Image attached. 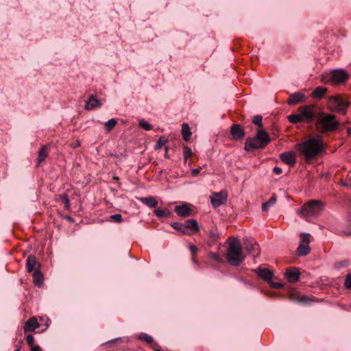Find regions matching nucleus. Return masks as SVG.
I'll return each mask as SVG.
<instances>
[{
  "mask_svg": "<svg viewBox=\"0 0 351 351\" xmlns=\"http://www.w3.org/2000/svg\"><path fill=\"white\" fill-rule=\"evenodd\" d=\"M295 147L300 155L304 156L306 159H312L322 152L324 143L321 138L310 137L304 142L296 144Z\"/></svg>",
  "mask_w": 351,
  "mask_h": 351,
  "instance_id": "obj_1",
  "label": "nucleus"
},
{
  "mask_svg": "<svg viewBox=\"0 0 351 351\" xmlns=\"http://www.w3.org/2000/svg\"><path fill=\"white\" fill-rule=\"evenodd\" d=\"M227 261L232 266H239L245 260L242 245L239 239L231 238L227 250Z\"/></svg>",
  "mask_w": 351,
  "mask_h": 351,
  "instance_id": "obj_2",
  "label": "nucleus"
},
{
  "mask_svg": "<svg viewBox=\"0 0 351 351\" xmlns=\"http://www.w3.org/2000/svg\"><path fill=\"white\" fill-rule=\"evenodd\" d=\"M270 142L268 134L264 130L257 131L256 136L254 138H247L245 143V149L246 151H253L254 149H263Z\"/></svg>",
  "mask_w": 351,
  "mask_h": 351,
  "instance_id": "obj_3",
  "label": "nucleus"
},
{
  "mask_svg": "<svg viewBox=\"0 0 351 351\" xmlns=\"http://www.w3.org/2000/svg\"><path fill=\"white\" fill-rule=\"evenodd\" d=\"M324 210V203L322 201L312 199L304 204L298 210V213L306 219L319 215Z\"/></svg>",
  "mask_w": 351,
  "mask_h": 351,
  "instance_id": "obj_4",
  "label": "nucleus"
},
{
  "mask_svg": "<svg viewBox=\"0 0 351 351\" xmlns=\"http://www.w3.org/2000/svg\"><path fill=\"white\" fill-rule=\"evenodd\" d=\"M328 106L331 111L345 114L349 106V102L340 95H334L329 98Z\"/></svg>",
  "mask_w": 351,
  "mask_h": 351,
  "instance_id": "obj_5",
  "label": "nucleus"
},
{
  "mask_svg": "<svg viewBox=\"0 0 351 351\" xmlns=\"http://www.w3.org/2000/svg\"><path fill=\"white\" fill-rule=\"evenodd\" d=\"M350 74L343 69H337L330 72L329 80L332 84H341L348 81Z\"/></svg>",
  "mask_w": 351,
  "mask_h": 351,
  "instance_id": "obj_6",
  "label": "nucleus"
},
{
  "mask_svg": "<svg viewBox=\"0 0 351 351\" xmlns=\"http://www.w3.org/2000/svg\"><path fill=\"white\" fill-rule=\"evenodd\" d=\"M310 237L311 234L308 233H302L300 234V245L297 248V254L299 256H304L310 252Z\"/></svg>",
  "mask_w": 351,
  "mask_h": 351,
  "instance_id": "obj_7",
  "label": "nucleus"
},
{
  "mask_svg": "<svg viewBox=\"0 0 351 351\" xmlns=\"http://www.w3.org/2000/svg\"><path fill=\"white\" fill-rule=\"evenodd\" d=\"M298 112L305 123H312L315 119L316 112L313 106H301Z\"/></svg>",
  "mask_w": 351,
  "mask_h": 351,
  "instance_id": "obj_8",
  "label": "nucleus"
},
{
  "mask_svg": "<svg viewBox=\"0 0 351 351\" xmlns=\"http://www.w3.org/2000/svg\"><path fill=\"white\" fill-rule=\"evenodd\" d=\"M243 245L244 248L250 255L252 256L253 257H256L259 255V245L254 239L245 238L243 239Z\"/></svg>",
  "mask_w": 351,
  "mask_h": 351,
  "instance_id": "obj_9",
  "label": "nucleus"
},
{
  "mask_svg": "<svg viewBox=\"0 0 351 351\" xmlns=\"http://www.w3.org/2000/svg\"><path fill=\"white\" fill-rule=\"evenodd\" d=\"M321 123L324 130L326 132L335 131L339 125V122L335 120V116L330 114L324 117L321 120Z\"/></svg>",
  "mask_w": 351,
  "mask_h": 351,
  "instance_id": "obj_10",
  "label": "nucleus"
},
{
  "mask_svg": "<svg viewBox=\"0 0 351 351\" xmlns=\"http://www.w3.org/2000/svg\"><path fill=\"white\" fill-rule=\"evenodd\" d=\"M210 198L213 206L217 208L226 204L228 199L227 193L225 191L213 193Z\"/></svg>",
  "mask_w": 351,
  "mask_h": 351,
  "instance_id": "obj_11",
  "label": "nucleus"
},
{
  "mask_svg": "<svg viewBox=\"0 0 351 351\" xmlns=\"http://www.w3.org/2000/svg\"><path fill=\"white\" fill-rule=\"evenodd\" d=\"M230 134L234 140H241L245 136V132L239 124H234L230 128Z\"/></svg>",
  "mask_w": 351,
  "mask_h": 351,
  "instance_id": "obj_12",
  "label": "nucleus"
},
{
  "mask_svg": "<svg viewBox=\"0 0 351 351\" xmlns=\"http://www.w3.org/2000/svg\"><path fill=\"white\" fill-rule=\"evenodd\" d=\"M186 234H191L199 230L197 221L195 219H187L184 223Z\"/></svg>",
  "mask_w": 351,
  "mask_h": 351,
  "instance_id": "obj_13",
  "label": "nucleus"
},
{
  "mask_svg": "<svg viewBox=\"0 0 351 351\" xmlns=\"http://www.w3.org/2000/svg\"><path fill=\"white\" fill-rule=\"evenodd\" d=\"M101 106V101L97 99L95 95H90L86 101L84 109L86 110H92L97 107H100Z\"/></svg>",
  "mask_w": 351,
  "mask_h": 351,
  "instance_id": "obj_14",
  "label": "nucleus"
},
{
  "mask_svg": "<svg viewBox=\"0 0 351 351\" xmlns=\"http://www.w3.org/2000/svg\"><path fill=\"white\" fill-rule=\"evenodd\" d=\"M280 160L291 167L295 164V154L293 152H283L280 155Z\"/></svg>",
  "mask_w": 351,
  "mask_h": 351,
  "instance_id": "obj_15",
  "label": "nucleus"
},
{
  "mask_svg": "<svg viewBox=\"0 0 351 351\" xmlns=\"http://www.w3.org/2000/svg\"><path fill=\"white\" fill-rule=\"evenodd\" d=\"M40 263L37 261L34 256L30 255L26 260V269L29 273L34 271L36 269H40Z\"/></svg>",
  "mask_w": 351,
  "mask_h": 351,
  "instance_id": "obj_16",
  "label": "nucleus"
},
{
  "mask_svg": "<svg viewBox=\"0 0 351 351\" xmlns=\"http://www.w3.org/2000/svg\"><path fill=\"white\" fill-rule=\"evenodd\" d=\"M300 274V271L295 267L288 268L285 272L287 279L291 283L296 282L299 280Z\"/></svg>",
  "mask_w": 351,
  "mask_h": 351,
  "instance_id": "obj_17",
  "label": "nucleus"
},
{
  "mask_svg": "<svg viewBox=\"0 0 351 351\" xmlns=\"http://www.w3.org/2000/svg\"><path fill=\"white\" fill-rule=\"evenodd\" d=\"M258 276L265 281L270 282L274 276V274L271 271L266 268H261L258 267L255 270Z\"/></svg>",
  "mask_w": 351,
  "mask_h": 351,
  "instance_id": "obj_18",
  "label": "nucleus"
},
{
  "mask_svg": "<svg viewBox=\"0 0 351 351\" xmlns=\"http://www.w3.org/2000/svg\"><path fill=\"white\" fill-rule=\"evenodd\" d=\"M175 211L178 215L183 217H186L191 215V209L186 203L176 206Z\"/></svg>",
  "mask_w": 351,
  "mask_h": 351,
  "instance_id": "obj_19",
  "label": "nucleus"
},
{
  "mask_svg": "<svg viewBox=\"0 0 351 351\" xmlns=\"http://www.w3.org/2000/svg\"><path fill=\"white\" fill-rule=\"evenodd\" d=\"M40 326L37 319L34 317L29 319L24 324L23 330L25 332L35 330Z\"/></svg>",
  "mask_w": 351,
  "mask_h": 351,
  "instance_id": "obj_20",
  "label": "nucleus"
},
{
  "mask_svg": "<svg viewBox=\"0 0 351 351\" xmlns=\"http://www.w3.org/2000/svg\"><path fill=\"white\" fill-rule=\"evenodd\" d=\"M304 99L305 95L303 93L299 92L294 93L289 96L287 100V103L289 105H295L298 103L304 101Z\"/></svg>",
  "mask_w": 351,
  "mask_h": 351,
  "instance_id": "obj_21",
  "label": "nucleus"
},
{
  "mask_svg": "<svg viewBox=\"0 0 351 351\" xmlns=\"http://www.w3.org/2000/svg\"><path fill=\"white\" fill-rule=\"evenodd\" d=\"M138 199L149 208H155L158 205V201L152 196L138 197Z\"/></svg>",
  "mask_w": 351,
  "mask_h": 351,
  "instance_id": "obj_22",
  "label": "nucleus"
},
{
  "mask_svg": "<svg viewBox=\"0 0 351 351\" xmlns=\"http://www.w3.org/2000/svg\"><path fill=\"white\" fill-rule=\"evenodd\" d=\"M341 233L345 235H351V215L348 216L343 222Z\"/></svg>",
  "mask_w": 351,
  "mask_h": 351,
  "instance_id": "obj_23",
  "label": "nucleus"
},
{
  "mask_svg": "<svg viewBox=\"0 0 351 351\" xmlns=\"http://www.w3.org/2000/svg\"><path fill=\"white\" fill-rule=\"evenodd\" d=\"M32 276L34 284L38 287H40L43 283V276L40 269H36L34 271H33Z\"/></svg>",
  "mask_w": 351,
  "mask_h": 351,
  "instance_id": "obj_24",
  "label": "nucleus"
},
{
  "mask_svg": "<svg viewBox=\"0 0 351 351\" xmlns=\"http://www.w3.org/2000/svg\"><path fill=\"white\" fill-rule=\"evenodd\" d=\"M48 156L47 152V145H43L42 147L38 151V162L40 164L42 162L45 161V160Z\"/></svg>",
  "mask_w": 351,
  "mask_h": 351,
  "instance_id": "obj_25",
  "label": "nucleus"
},
{
  "mask_svg": "<svg viewBox=\"0 0 351 351\" xmlns=\"http://www.w3.org/2000/svg\"><path fill=\"white\" fill-rule=\"evenodd\" d=\"M327 88L323 86H318L315 88L312 95L315 98H322L326 93Z\"/></svg>",
  "mask_w": 351,
  "mask_h": 351,
  "instance_id": "obj_26",
  "label": "nucleus"
},
{
  "mask_svg": "<svg viewBox=\"0 0 351 351\" xmlns=\"http://www.w3.org/2000/svg\"><path fill=\"white\" fill-rule=\"evenodd\" d=\"M276 202V195H273L268 201L264 202L262 204V210L263 211H267L269 208L275 204Z\"/></svg>",
  "mask_w": 351,
  "mask_h": 351,
  "instance_id": "obj_27",
  "label": "nucleus"
},
{
  "mask_svg": "<svg viewBox=\"0 0 351 351\" xmlns=\"http://www.w3.org/2000/svg\"><path fill=\"white\" fill-rule=\"evenodd\" d=\"M182 134L183 136V138L184 141H188L189 140L191 136V130H190V128L188 124L186 123H183L182 125Z\"/></svg>",
  "mask_w": 351,
  "mask_h": 351,
  "instance_id": "obj_28",
  "label": "nucleus"
},
{
  "mask_svg": "<svg viewBox=\"0 0 351 351\" xmlns=\"http://www.w3.org/2000/svg\"><path fill=\"white\" fill-rule=\"evenodd\" d=\"M154 214L158 217H160V218H162V217L167 218V217H170L171 212L167 208H165V209H156L154 210Z\"/></svg>",
  "mask_w": 351,
  "mask_h": 351,
  "instance_id": "obj_29",
  "label": "nucleus"
},
{
  "mask_svg": "<svg viewBox=\"0 0 351 351\" xmlns=\"http://www.w3.org/2000/svg\"><path fill=\"white\" fill-rule=\"evenodd\" d=\"M289 121L291 123H298L300 122H304L300 112H298L296 114H291L287 117Z\"/></svg>",
  "mask_w": 351,
  "mask_h": 351,
  "instance_id": "obj_30",
  "label": "nucleus"
},
{
  "mask_svg": "<svg viewBox=\"0 0 351 351\" xmlns=\"http://www.w3.org/2000/svg\"><path fill=\"white\" fill-rule=\"evenodd\" d=\"M117 123V121L115 119L112 118L109 119L107 122L104 123V127L106 131L108 132H110Z\"/></svg>",
  "mask_w": 351,
  "mask_h": 351,
  "instance_id": "obj_31",
  "label": "nucleus"
},
{
  "mask_svg": "<svg viewBox=\"0 0 351 351\" xmlns=\"http://www.w3.org/2000/svg\"><path fill=\"white\" fill-rule=\"evenodd\" d=\"M171 226L174 229H176V230L181 232L182 233L186 234V230H185V227H184V223L174 222V223H173L171 224Z\"/></svg>",
  "mask_w": 351,
  "mask_h": 351,
  "instance_id": "obj_32",
  "label": "nucleus"
},
{
  "mask_svg": "<svg viewBox=\"0 0 351 351\" xmlns=\"http://www.w3.org/2000/svg\"><path fill=\"white\" fill-rule=\"evenodd\" d=\"M60 199L64 204V208L69 210L71 207L69 199L66 194H62L60 195Z\"/></svg>",
  "mask_w": 351,
  "mask_h": 351,
  "instance_id": "obj_33",
  "label": "nucleus"
},
{
  "mask_svg": "<svg viewBox=\"0 0 351 351\" xmlns=\"http://www.w3.org/2000/svg\"><path fill=\"white\" fill-rule=\"evenodd\" d=\"M139 126L142 128H143L145 130L149 131L153 129V127L152 125H150L149 123L145 121L143 119L139 120Z\"/></svg>",
  "mask_w": 351,
  "mask_h": 351,
  "instance_id": "obj_34",
  "label": "nucleus"
},
{
  "mask_svg": "<svg viewBox=\"0 0 351 351\" xmlns=\"http://www.w3.org/2000/svg\"><path fill=\"white\" fill-rule=\"evenodd\" d=\"M184 159V162H186L188 158L193 154L191 149L188 146H184L183 148Z\"/></svg>",
  "mask_w": 351,
  "mask_h": 351,
  "instance_id": "obj_35",
  "label": "nucleus"
},
{
  "mask_svg": "<svg viewBox=\"0 0 351 351\" xmlns=\"http://www.w3.org/2000/svg\"><path fill=\"white\" fill-rule=\"evenodd\" d=\"M138 338L147 343H152L154 341V339L152 336L143 332L139 335Z\"/></svg>",
  "mask_w": 351,
  "mask_h": 351,
  "instance_id": "obj_36",
  "label": "nucleus"
},
{
  "mask_svg": "<svg viewBox=\"0 0 351 351\" xmlns=\"http://www.w3.org/2000/svg\"><path fill=\"white\" fill-rule=\"evenodd\" d=\"M167 142V139L165 136H160L155 145V149H160Z\"/></svg>",
  "mask_w": 351,
  "mask_h": 351,
  "instance_id": "obj_37",
  "label": "nucleus"
},
{
  "mask_svg": "<svg viewBox=\"0 0 351 351\" xmlns=\"http://www.w3.org/2000/svg\"><path fill=\"white\" fill-rule=\"evenodd\" d=\"M262 120H263V117L261 115H256L253 120H252V122L254 124L258 125V127L261 128L263 127V123H262Z\"/></svg>",
  "mask_w": 351,
  "mask_h": 351,
  "instance_id": "obj_38",
  "label": "nucleus"
},
{
  "mask_svg": "<svg viewBox=\"0 0 351 351\" xmlns=\"http://www.w3.org/2000/svg\"><path fill=\"white\" fill-rule=\"evenodd\" d=\"M345 287L348 289H351V274H348L345 278Z\"/></svg>",
  "mask_w": 351,
  "mask_h": 351,
  "instance_id": "obj_39",
  "label": "nucleus"
},
{
  "mask_svg": "<svg viewBox=\"0 0 351 351\" xmlns=\"http://www.w3.org/2000/svg\"><path fill=\"white\" fill-rule=\"evenodd\" d=\"M110 219L117 223H121L122 221V216L120 214H114L110 215Z\"/></svg>",
  "mask_w": 351,
  "mask_h": 351,
  "instance_id": "obj_40",
  "label": "nucleus"
},
{
  "mask_svg": "<svg viewBox=\"0 0 351 351\" xmlns=\"http://www.w3.org/2000/svg\"><path fill=\"white\" fill-rule=\"evenodd\" d=\"M27 343L29 346L34 345V338L32 335H28L26 337Z\"/></svg>",
  "mask_w": 351,
  "mask_h": 351,
  "instance_id": "obj_41",
  "label": "nucleus"
},
{
  "mask_svg": "<svg viewBox=\"0 0 351 351\" xmlns=\"http://www.w3.org/2000/svg\"><path fill=\"white\" fill-rule=\"evenodd\" d=\"M269 282L270 283V285L272 288L281 289L283 287V285L280 282H272V281H270Z\"/></svg>",
  "mask_w": 351,
  "mask_h": 351,
  "instance_id": "obj_42",
  "label": "nucleus"
},
{
  "mask_svg": "<svg viewBox=\"0 0 351 351\" xmlns=\"http://www.w3.org/2000/svg\"><path fill=\"white\" fill-rule=\"evenodd\" d=\"M210 256L211 258L214 259L215 261H216L217 262L221 261V258L220 257V256L219 254H217L215 253H211L210 254Z\"/></svg>",
  "mask_w": 351,
  "mask_h": 351,
  "instance_id": "obj_43",
  "label": "nucleus"
},
{
  "mask_svg": "<svg viewBox=\"0 0 351 351\" xmlns=\"http://www.w3.org/2000/svg\"><path fill=\"white\" fill-rule=\"evenodd\" d=\"M189 250L192 254V256H194L197 251V248L196 247V246L193 245H191L189 246Z\"/></svg>",
  "mask_w": 351,
  "mask_h": 351,
  "instance_id": "obj_44",
  "label": "nucleus"
},
{
  "mask_svg": "<svg viewBox=\"0 0 351 351\" xmlns=\"http://www.w3.org/2000/svg\"><path fill=\"white\" fill-rule=\"evenodd\" d=\"M200 169H201V167L199 168H196V169H193L191 170V175L193 176H197L198 175V173H199L200 171Z\"/></svg>",
  "mask_w": 351,
  "mask_h": 351,
  "instance_id": "obj_45",
  "label": "nucleus"
},
{
  "mask_svg": "<svg viewBox=\"0 0 351 351\" xmlns=\"http://www.w3.org/2000/svg\"><path fill=\"white\" fill-rule=\"evenodd\" d=\"M282 169L280 167H275L273 169V172L276 174V175H280V173H282Z\"/></svg>",
  "mask_w": 351,
  "mask_h": 351,
  "instance_id": "obj_46",
  "label": "nucleus"
},
{
  "mask_svg": "<svg viewBox=\"0 0 351 351\" xmlns=\"http://www.w3.org/2000/svg\"><path fill=\"white\" fill-rule=\"evenodd\" d=\"M31 348V351H39L40 348L39 346H37V345H33L32 346H30Z\"/></svg>",
  "mask_w": 351,
  "mask_h": 351,
  "instance_id": "obj_47",
  "label": "nucleus"
},
{
  "mask_svg": "<svg viewBox=\"0 0 351 351\" xmlns=\"http://www.w3.org/2000/svg\"><path fill=\"white\" fill-rule=\"evenodd\" d=\"M192 261H193V262L194 263H197L194 256H192Z\"/></svg>",
  "mask_w": 351,
  "mask_h": 351,
  "instance_id": "obj_48",
  "label": "nucleus"
},
{
  "mask_svg": "<svg viewBox=\"0 0 351 351\" xmlns=\"http://www.w3.org/2000/svg\"><path fill=\"white\" fill-rule=\"evenodd\" d=\"M347 132L348 133V134H351V128H349L347 130Z\"/></svg>",
  "mask_w": 351,
  "mask_h": 351,
  "instance_id": "obj_49",
  "label": "nucleus"
},
{
  "mask_svg": "<svg viewBox=\"0 0 351 351\" xmlns=\"http://www.w3.org/2000/svg\"><path fill=\"white\" fill-rule=\"evenodd\" d=\"M210 235H211L212 237H215V234L214 233H211V234H210Z\"/></svg>",
  "mask_w": 351,
  "mask_h": 351,
  "instance_id": "obj_50",
  "label": "nucleus"
},
{
  "mask_svg": "<svg viewBox=\"0 0 351 351\" xmlns=\"http://www.w3.org/2000/svg\"><path fill=\"white\" fill-rule=\"evenodd\" d=\"M304 300H305L304 298H302L300 299V301H304Z\"/></svg>",
  "mask_w": 351,
  "mask_h": 351,
  "instance_id": "obj_51",
  "label": "nucleus"
},
{
  "mask_svg": "<svg viewBox=\"0 0 351 351\" xmlns=\"http://www.w3.org/2000/svg\"><path fill=\"white\" fill-rule=\"evenodd\" d=\"M114 180H119V178L117 177H114Z\"/></svg>",
  "mask_w": 351,
  "mask_h": 351,
  "instance_id": "obj_52",
  "label": "nucleus"
},
{
  "mask_svg": "<svg viewBox=\"0 0 351 351\" xmlns=\"http://www.w3.org/2000/svg\"><path fill=\"white\" fill-rule=\"evenodd\" d=\"M165 149H166V154H165V156H167V148H166Z\"/></svg>",
  "mask_w": 351,
  "mask_h": 351,
  "instance_id": "obj_53",
  "label": "nucleus"
},
{
  "mask_svg": "<svg viewBox=\"0 0 351 351\" xmlns=\"http://www.w3.org/2000/svg\"><path fill=\"white\" fill-rule=\"evenodd\" d=\"M19 350H20L19 348H17V349H16V350H14V351H19Z\"/></svg>",
  "mask_w": 351,
  "mask_h": 351,
  "instance_id": "obj_54",
  "label": "nucleus"
},
{
  "mask_svg": "<svg viewBox=\"0 0 351 351\" xmlns=\"http://www.w3.org/2000/svg\"><path fill=\"white\" fill-rule=\"evenodd\" d=\"M155 351H160V350H158V349H156V350H155Z\"/></svg>",
  "mask_w": 351,
  "mask_h": 351,
  "instance_id": "obj_55",
  "label": "nucleus"
}]
</instances>
